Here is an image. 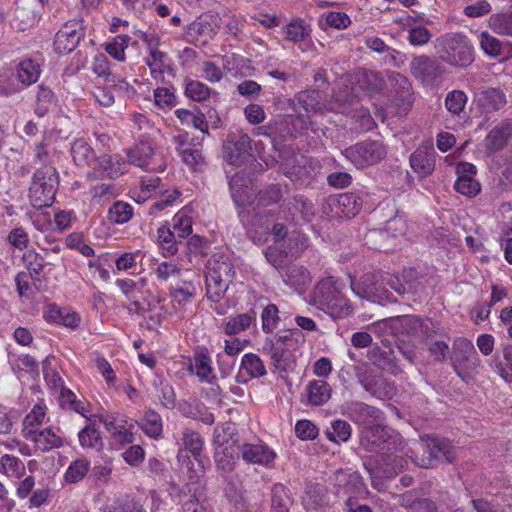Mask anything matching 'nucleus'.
<instances>
[{
    "label": "nucleus",
    "mask_w": 512,
    "mask_h": 512,
    "mask_svg": "<svg viewBox=\"0 0 512 512\" xmlns=\"http://www.w3.org/2000/svg\"><path fill=\"white\" fill-rule=\"evenodd\" d=\"M407 231V223L401 216H394L390 218L385 226L380 229H371L365 235L366 244L371 245L372 248L381 250L383 245L378 244L379 239H386L388 237H398L404 235Z\"/></svg>",
    "instance_id": "nucleus-17"
},
{
    "label": "nucleus",
    "mask_w": 512,
    "mask_h": 512,
    "mask_svg": "<svg viewBox=\"0 0 512 512\" xmlns=\"http://www.w3.org/2000/svg\"><path fill=\"white\" fill-rule=\"evenodd\" d=\"M344 414L354 423L366 425V427L381 423L383 420L382 411L376 407L358 401L347 403L344 406Z\"/></svg>",
    "instance_id": "nucleus-18"
},
{
    "label": "nucleus",
    "mask_w": 512,
    "mask_h": 512,
    "mask_svg": "<svg viewBox=\"0 0 512 512\" xmlns=\"http://www.w3.org/2000/svg\"><path fill=\"white\" fill-rule=\"evenodd\" d=\"M384 87L382 77L374 71L357 70L341 81V87L333 95V102L328 106L320 102L321 93L316 90L299 92L293 99L292 105L296 115H289L293 128H305L312 113L335 111L357 118L364 128H370L371 122L377 126L379 123L371 119L367 109L359 105L361 93L373 96Z\"/></svg>",
    "instance_id": "nucleus-1"
},
{
    "label": "nucleus",
    "mask_w": 512,
    "mask_h": 512,
    "mask_svg": "<svg viewBox=\"0 0 512 512\" xmlns=\"http://www.w3.org/2000/svg\"><path fill=\"white\" fill-rule=\"evenodd\" d=\"M26 471L24 463L16 456L4 454L0 458V473L8 478L20 479Z\"/></svg>",
    "instance_id": "nucleus-44"
},
{
    "label": "nucleus",
    "mask_w": 512,
    "mask_h": 512,
    "mask_svg": "<svg viewBox=\"0 0 512 512\" xmlns=\"http://www.w3.org/2000/svg\"><path fill=\"white\" fill-rule=\"evenodd\" d=\"M387 284L399 295L414 294L422 289L417 281V272L413 268L405 269L402 278L391 276Z\"/></svg>",
    "instance_id": "nucleus-27"
},
{
    "label": "nucleus",
    "mask_w": 512,
    "mask_h": 512,
    "mask_svg": "<svg viewBox=\"0 0 512 512\" xmlns=\"http://www.w3.org/2000/svg\"><path fill=\"white\" fill-rule=\"evenodd\" d=\"M176 236L177 235L167 224L161 225L157 229L158 243L164 257H172L177 254L178 246Z\"/></svg>",
    "instance_id": "nucleus-37"
},
{
    "label": "nucleus",
    "mask_w": 512,
    "mask_h": 512,
    "mask_svg": "<svg viewBox=\"0 0 512 512\" xmlns=\"http://www.w3.org/2000/svg\"><path fill=\"white\" fill-rule=\"evenodd\" d=\"M189 369L192 373H195L201 381L211 383L214 378L212 360L205 353H196Z\"/></svg>",
    "instance_id": "nucleus-41"
},
{
    "label": "nucleus",
    "mask_w": 512,
    "mask_h": 512,
    "mask_svg": "<svg viewBox=\"0 0 512 512\" xmlns=\"http://www.w3.org/2000/svg\"><path fill=\"white\" fill-rule=\"evenodd\" d=\"M239 442L236 428L233 423H225L214 430L213 443L218 447L231 446L237 448Z\"/></svg>",
    "instance_id": "nucleus-42"
},
{
    "label": "nucleus",
    "mask_w": 512,
    "mask_h": 512,
    "mask_svg": "<svg viewBox=\"0 0 512 512\" xmlns=\"http://www.w3.org/2000/svg\"><path fill=\"white\" fill-rule=\"evenodd\" d=\"M345 285L333 276L321 279L311 294V303L333 318H344L352 312L350 301L343 295Z\"/></svg>",
    "instance_id": "nucleus-2"
},
{
    "label": "nucleus",
    "mask_w": 512,
    "mask_h": 512,
    "mask_svg": "<svg viewBox=\"0 0 512 512\" xmlns=\"http://www.w3.org/2000/svg\"><path fill=\"white\" fill-rule=\"evenodd\" d=\"M241 458L238 447L233 448L231 446L215 448L214 459L216 467L223 473H230L235 469L237 460Z\"/></svg>",
    "instance_id": "nucleus-32"
},
{
    "label": "nucleus",
    "mask_w": 512,
    "mask_h": 512,
    "mask_svg": "<svg viewBox=\"0 0 512 512\" xmlns=\"http://www.w3.org/2000/svg\"><path fill=\"white\" fill-rule=\"evenodd\" d=\"M241 459L252 465L264 468H272L277 458V453L265 442L258 440L253 443H243L238 446Z\"/></svg>",
    "instance_id": "nucleus-13"
},
{
    "label": "nucleus",
    "mask_w": 512,
    "mask_h": 512,
    "mask_svg": "<svg viewBox=\"0 0 512 512\" xmlns=\"http://www.w3.org/2000/svg\"><path fill=\"white\" fill-rule=\"evenodd\" d=\"M235 276V269L232 262L223 254L213 255L209 261L206 272V295L215 303L211 308L219 315L225 313V307L218 305L229 284Z\"/></svg>",
    "instance_id": "nucleus-3"
},
{
    "label": "nucleus",
    "mask_w": 512,
    "mask_h": 512,
    "mask_svg": "<svg viewBox=\"0 0 512 512\" xmlns=\"http://www.w3.org/2000/svg\"><path fill=\"white\" fill-rule=\"evenodd\" d=\"M327 204L332 211V217L352 218L360 212L363 197L360 193L346 192L328 198Z\"/></svg>",
    "instance_id": "nucleus-14"
},
{
    "label": "nucleus",
    "mask_w": 512,
    "mask_h": 512,
    "mask_svg": "<svg viewBox=\"0 0 512 512\" xmlns=\"http://www.w3.org/2000/svg\"><path fill=\"white\" fill-rule=\"evenodd\" d=\"M256 325V312L251 310L223 320V331L226 335L233 336L247 331Z\"/></svg>",
    "instance_id": "nucleus-30"
},
{
    "label": "nucleus",
    "mask_w": 512,
    "mask_h": 512,
    "mask_svg": "<svg viewBox=\"0 0 512 512\" xmlns=\"http://www.w3.org/2000/svg\"><path fill=\"white\" fill-rule=\"evenodd\" d=\"M468 97L462 90L450 91L445 98L446 109L454 115H460L464 111Z\"/></svg>",
    "instance_id": "nucleus-55"
},
{
    "label": "nucleus",
    "mask_w": 512,
    "mask_h": 512,
    "mask_svg": "<svg viewBox=\"0 0 512 512\" xmlns=\"http://www.w3.org/2000/svg\"><path fill=\"white\" fill-rule=\"evenodd\" d=\"M454 189L466 196V197H475L479 194L481 190L480 183L474 178H463V177H457L455 183H454Z\"/></svg>",
    "instance_id": "nucleus-59"
},
{
    "label": "nucleus",
    "mask_w": 512,
    "mask_h": 512,
    "mask_svg": "<svg viewBox=\"0 0 512 512\" xmlns=\"http://www.w3.org/2000/svg\"><path fill=\"white\" fill-rule=\"evenodd\" d=\"M262 330L265 333H271L279 323V310L275 304H268L262 311Z\"/></svg>",
    "instance_id": "nucleus-60"
},
{
    "label": "nucleus",
    "mask_w": 512,
    "mask_h": 512,
    "mask_svg": "<svg viewBox=\"0 0 512 512\" xmlns=\"http://www.w3.org/2000/svg\"><path fill=\"white\" fill-rule=\"evenodd\" d=\"M343 155L357 168L373 166L387 155V148L378 140L363 141L346 148Z\"/></svg>",
    "instance_id": "nucleus-8"
},
{
    "label": "nucleus",
    "mask_w": 512,
    "mask_h": 512,
    "mask_svg": "<svg viewBox=\"0 0 512 512\" xmlns=\"http://www.w3.org/2000/svg\"><path fill=\"white\" fill-rule=\"evenodd\" d=\"M285 39L290 42L304 41L310 37V25L301 18L292 19L283 27Z\"/></svg>",
    "instance_id": "nucleus-36"
},
{
    "label": "nucleus",
    "mask_w": 512,
    "mask_h": 512,
    "mask_svg": "<svg viewBox=\"0 0 512 512\" xmlns=\"http://www.w3.org/2000/svg\"><path fill=\"white\" fill-rule=\"evenodd\" d=\"M407 33V39L409 43L413 46L425 45L430 41L432 37L430 31L422 25L409 26L407 29Z\"/></svg>",
    "instance_id": "nucleus-61"
},
{
    "label": "nucleus",
    "mask_w": 512,
    "mask_h": 512,
    "mask_svg": "<svg viewBox=\"0 0 512 512\" xmlns=\"http://www.w3.org/2000/svg\"><path fill=\"white\" fill-rule=\"evenodd\" d=\"M23 261L34 279H38L44 269V259L34 250H28L23 255Z\"/></svg>",
    "instance_id": "nucleus-58"
},
{
    "label": "nucleus",
    "mask_w": 512,
    "mask_h": 512,
    "mask_svg": "<svg viewBox=\"0 0 512 512\" xmlns=\"http://www.w3.org/2000/svg\"><path fill=\"white\" fill-rule=\"evenodd\" d=\"M130 37L120 34L105 44V51L115 60L123 62L126 59L125 51L129 46Z\"/></svg>",
    "instance_id": "nucleus-49"
},
{
    "label": "nucleus",
    "mask_w": 512,
    "mask_h": 512,
    "mask_svg": "<svg viewBox=\"0 0 512 512\" xmlns=\"http://www.w3.org/2000/svg\"><path fill=\"white\" fill-rule=\"evenodd\" d=\"M436 152L432 142L418 147L410 156V166L419 177H427L435 169Z\"/></svg>",
    "instance_id": "nucleus-20"
},
{
    "label": "nucleus",
    "mask_w": 512,
    "mask_h": 512,
    "mask_svg": "<svg viewBox=\"0 0 512 512\" xmlns=\"http://www.w3.org/2000/svg\"><path fill=\"white\" fill-rule=\"evenodd\" d=\"M82 448H97L101 445L100 432L94 425H87L78 433Z\"/></svg>",
    "instance_id": "nucleus-56"
},
{
    "label": "nucleus",
    "mask_w": 512,
    "mask_h": 512,
    "mask_svg": "<svg viewBox=\"0 0 512 512\" xmlns=\"http://www.w3.org/2000/svg\"><path fill=\"white\" fill-rule=\"evenodd\" d=\"M250 151L249 137L239 132L230 133L223 143V158L232 166L239 167L250 161L252 158Z\"/></svg>",
    "instance_id": "nucleus-12"
},
{
    "label": "nucleus",
    "mask_w": 512,
    "mask_h": 512,
    "mask_svg": "<svg viewBox=\"0 0 512 512\" xmlns=\"http://www.w3.org/2000/svg\"><path fill=\"white\" fill-rule=\"evenodd\" d=\"M364 389L378 399H391L396 393L394 384L383 377L366 379Z\"/></svg>",
    "instance_id": "nucleus-33"
},
{
    "label": "nucleus",
    "mask_w": 512,
    "mask_h": 512,
    "mask_svg": "<svg viewBox=\"0 0 512 512\" xmlns=\"http://www.w3.org/2000/svg\"><path fill=\"white\" fill-rule=\"evenodd\" d=\"M168 294L173 309L178 312L192 303L197 294V287L192 280L181 278L170 286Z\"/></svg>",
    "instance_id": "nucleus-21"
},
{
    "label": "nucleus",
    "mask_w": 512,
    "mask_h": 512,
    "mask_svg": "<svg viewBox=\"0 0 512 512\" xmlns=\"http://www.w3.org/2000/svg\"><path fill=\"white\" fill-rule=\"evenodd\" d=\"M495 369L497 373L509 383H512V346H506L503 349V359H495Z\"/></svg>",
    "instance_id": "nucleus-57"
},
{
    "label": "nucleus",
    "mask_w": 512,
    "mask_h": 512,
    "mask_svg": "<svg viewBox=\"0 0 512 512\" xmlns=\"http://www.w3.org/2000/svg\"><path fill=\"white\" fill-rule=\"evenodd\" d=\"M451 361L455 373L465 383H470L474 379L481 363L473 343L464 337L454 341Z\"/></svg>",
    "instance_id": "nucleus-6"
},
{
    "label": "nucleus",
    "mask_w": 512,
    "mask_h": 512,
    "mask_svg": "<svg viewBox=\"0 0 512 512\" xmlns=\"http://www.w3.org/2000/svg\"><path fill=\"white\" fill-rule=\"evenodd\" d=\"M183 269L173 261H162L153 269L158 282L163 283L169 280H179L182 278Z\"/></svg>",
    "instance_id": "nucleus-45"
},
{
    "label": "nucleus",
    "mask_w": 512,
    "mask_h": 512,
    "mask_svg": "<svg viewBox=\"0 0 512 512\" xmlns=\"http://www.w3.org/2000/svg\"><path fill=\"white\" fill-rule=\"evenodd\" d=\"M229 188L233 202L238 207H244L251 204L255 198V192L249 186L242 174L235 173L229 180Z\"/></svg>",
    "instance_id": "nucleus-25"
},
{
    "label": "nucleus",
    "mask_w": 512,
    "mask_h": 512,
    "mask_svg": "<svg viewBox=\"0 0 512 512\" xmlns=\"http://www.w3.org/2000/svg\"><path fill=\"white\" fill-rule=\"evenodd\" d=\"M189 210L183 208L179 210L173 217V232L178 238L185 239L192 233V218Z\"/></svg>",
    "instance_id": "nucleus-50"
},
{
    "label": "nucleus",
    "mask_w": 512,
    "mask_h": 512,
    "mask_svg": "<svg viewBox=\"0 0 512 512\" xmlns=\"http://www.w3.org/2000/svg\"><path fill=\"white\" fill-rule=\"evenodd\" d=\"M90 462L85 459H76L68 466L64 478L68 483H77L81 481L89 471Z\"/></svg>",
    "instance_id": "nucleus-54"
},
{
    "label": "nucleus",
    "mask_w": 512,
    "mask_h": 512,
    "mask_svg": "<svg viewBox=\"0 0 512 512\" xmlns=\"http://www.w3.org/2000/svg\"><path fill=\"white\" fill-rule=\"evenodd\" d=\"M352 433L350 424L344 420L337 419L331 422V425L326 430V436L329 441L334 443L347 442Z\"/></svg>",
    "instance_id": "nucleus-48"
},
{
    "label": "nucleus",
    "mask_w": 512,
    "mask_h": 512,
    "mask_svg": "<svg viewBox=\"0 0 512 512\" xmlns=\"http://www.w3.org/2000/svg\"><path fill=\"white\" fill-rule=\"evenodd\" d=\"M98 168L103 176L116 179L128 172L129 163L118 154L103 155L96 159Z\"/></svg>",
    "instance_id": "nucleus-28"
},
{
    "label": "nucleus",
    "mask_w": 512,
    "mask_h": 512,
    "mask_svg": "<svg viewBox=\"0 0 512 512\" xmlns=\"http://www.w3.org/2000/svg\"><path fill=\"white\" fill-rule=\"evenodd\" d=\"M279 274L284 284L298 293L304 292L311 282L310 272L300 264L289 263Z\"/></svg>",
    "instance_id": "nucleus-22"
},
{
    "label": "nucleus",
    "mask_w": 512,
    "mask_h": 512,
    "mask_svg": "<svg viewBox=\"0 0 512 512\" xmlns=\"http://www.w3.org/2000/svg\"><path fill=\"white\" fill-rule=\"evenodd\" d=\"M332 387L323 379H313L305 387L304 397L311 406H323L331 398Z\"/></svg>",
    "instance_id": "nucleus-24"
},
{
    "label": "nucleus",
    "mask_w": 512,
    "mask_h": 512,
    "mask_svg": "<svg viewBox=\"0 0 512 512\" xmlns=\"http://www.w3.org/2000/svg\"><path fill=\"white\" fill-rule=\"evenodd\" d=\"M296 436L304 441L314 440L319 434L317 426L309 420L302 419L298 420L295 424Z\"/></svg>",
    "instance_id": "nucleus-64"
},
{
    "label": "nucleus",
    "mask_w": 512,
    "mask_h": 512,
    "mask_svg": "<svg viewBox=\"0 0 512 512\" xmlns=\"http://www.w3.org/2000/svg\"><path fill=\"white\" fill-rule=\"evenodd\" d=\"M145 61L150 69L151 76L155 80L161 79L163 77V72L167 67L166 55L157 48L150 47Z\"/></svg>",
    "instance_id": "nucleus-47"
},
{
    "label": "nucleus",
    "mask_w": 512,
    "mask_h": 512,
    "mask_svg": "<svg viewBox=\"0 0 512 512\" xmlns=\"http://www.w3.org/2000/svg\"><path fill=\"white\" fill-rule=\"evenodd\" d=\"M182 442L185 449L193 455L194 459L199 464H202L201 451L204 446V440L200 433L192 428L185 427L182 430Z\"/></svg>",
    "instance_id": "nucleus-38"
},
{
    "label": "nucleus",
    "mask_w": 512,
    "mask_h": 512,
    "mask_svg": "<svg viewBox=\"0 0 512 512\" xmlns=\"http://www.w3.org/2000/svg\"><path fill=\"white\" fill-rule=\"evenodd\" d=\"M480 106L486 111H495L506 103L505 94L496 88H489L478 95Z\"/></svg>",
    "instance_id": "nucleus-43"
},
{
    "label": "nucleus",
    "mask_w": 512,
    "mask_h": 512,
    "mask_svg": "<svg viewBox=\"0 0 512 512\" xmlns=\"http://www.w3.org/2000/svg\"><path fill=\"white\" fill-rule=\"evenodd\" d=\"M182 161L193 171H200L205 166V158L199 149L179 152Z\"/></svg>",
    "instance_id": "nucleus-63"
},
{
    "label": "nucleus",
    "mask_w": 512,
    "mask_h": 512,
    "mask_svg": "<svg viewBox=\"0 0 512 512\" xmlns=\"http://www.w3.org/2000/svg\"><path fill=\"white\" fill-rule=\"evenodd\" d=\"M58 188V173L52 166H45L38 169L32 179L29 188V199L31 205L36 209L49 207L55 200Z\"/></svg>",
    "instance_id": "nucleus-5"
},
{
    "label": "nucleus",
    "mask_w": 512,
    "mask_h": 512,
    "mask_svg": "<svg viewBox=\"0 0 512 512\" xmlns=\"http://www.w3.org/2000/svg\"><path fill=\"white\" fill-rule=\"evenodd\" d=\"M267 374L263 360L254 353H246L242 356L240 370L236 375L238 383H247L249 379L261 378Z\"/></svg>",
    "instance_id": "nucleus-23"
},
{
    "label": "nucleus",
    "mask_w": 512,
    "mask_h": 512,
    "mask_svg": "<svg viewBox=\"0 0 512 512\" xmlns=\"http://www.w3.org/2000/svg\"><path fill=\"white\" fill-rule=\"evenodd\" d=\"M419 446L423 452L422 457L414 458L410 455L411 459L419 467L430 468L433 467L437 461L451 462L453 459L451 445L447 440L431 437L422 438Z\"/></svg>",
    "instance_id": "nucleus-10"
},
{
    "label": "nucleus",
    "mask_w": 512,
    "mask_h": 512,
    "mask_svg": "<svg viewBox=\"0 0 512 512\" xmlns=\"http://www.w3.org/2000/svg\"><path fill=\"white\" fill-rule=\"evenodd\" d=\"M211 89L199 80L185 81V95L196 102H203L209 99Z\"/></svg>",
    "instance_id": "nucleus-53"
},
{
    "label": "nucleus",
    "mask_w": 512,
    "mask_h": 512,
    "mask_svg": "<svg viewBox=\"0 0 512 512\" xmlns=\"http://www.w3.org/2000/svg\"><path fill=\"white\" fill-rule=\"evenodd\" d=\"M208 132L209 130H185L183 133L175 136L174 139L177 144L178 152L199 149Z\"/></svg>",
    "instance_id": "nucleus-35"
},
{
    "label": "nucleus",
    "mask_w": 512,
    "mask_h": 512,
    "mask_svg": "<svg viewBox=\"0 0 512 512\" xmlns=\"http://www.w3.org/2000/svg\"><path fill=\"white\" fill-rule=\"evenodd\" d=\"M410 69L416 78L424 81L433 74L435 63L428 56L421 55L411 61Z\"/></svg>",
    "instance_id": "nucleus-51"
},
{
    "label": "nucleus",
    "mask_w": 512,
    "mask_h": 512,
    "mask_svg": "<svg viewBox=\"0 0 512 512\" xmlns=\"http://www.w3.org/2000/svg\"><path fill=\"white\" fill-rule=\"evenodd\" d=\"M440 58L454 66L465 67L473 62V46L461 33H449L436 39Z\"/></svg>",
    "instance_id": "nucleus-4"
},
{
    "label": "nucleus",
    "mask_w": 512,
    "mask_h": 512,
    "mask_svg": "<svg viewBox=\"0 0 512 512\" xmlns=\"http://www.w3.org/2000/svg\"><path fill=\"white\" fill-rule=\"evenodd\" d=\"M389 80L396 90V100L399 103H397V107L389 105L386 110L382 108L376 110L375 117L380 120L381 124H385V113H405L412 103V87L409 80L398 72H392Z\"/></svg>",
    "instance_id": "nucleus-11"
},
{
    "label": "nucleus",
    "mask_w": 512,
    "mask_h": 512,
    "mask_svg": "<svg viewBox=\"0 0 512 512\" xmlns=\"http://www.w3.org/2000/svg\"><path fill=\"white\" fill-rule=\"evenodd\" d=\"M26 440L34 443L35 452H49L64 447L67 442L63 431L59 427H46L35 433H29Z\"/></svg>",
    "instance_id": "nucleus-15"
},
{
    "label": "nucleus",
    "mask_w": 512,
    "mask_h": 512,
    "mask_svg": "<svg viewBox=\"0 0 512 512\" xmlns=\"http://www.w3.org/2000/svg\"><path fill=\"white\" fill-rule=\"evenodd\" d=\"M154 155V146L150 140H140L127 151L128 163L147 169Z\"/></svg>",
    "instance_id": "nucleus-31"
},
{
    "label": "nucleus",
    "mask_w": 512,
    "mask_h": 512,
    "mask_svg": "<svg viewBox=\"0 0 512 512\" xmlns=\"http://www.w3.org/2000/svg\"><path fill=\"white\" fill-rule=\"evenodd\" d=\"M132 216L133 207L123 201H116L108 210V218L114 224H125Z\"/></svg>",
    "instance_id": "nucleus-52"
},
{
    "label": "nucleus",
    "mask_w": 512,
    "mask_h": 512,
    "mask_svg": "<svg viewBox=\"0 0 512 512\" xmlns=\"http://www.w3.org/2000/svg\"><path fill=\"white\" fill-rule=\"evenodd\" d=\"M407 465V460L402 456L387 454L381 455L374 461L365 464L369 472L372 486L378 490L384 488V480L391 479L401 472Z\"/></svg>",
    "instance_id": "nucleus-9"
},
{
    "label": "nucleus",
    "mask_w": 512,
    "mask_h": 512,
    "mask_svg": "<svg viewBox=\"0 0 512 512\" xmlns=\"http://www.w3.org/2000/svg\"><path fill=\"white\" fill-rule=\"evenodd\" d=\"M46 418V406L41 402L33 406L22 422V435L26 439L29 433H35L40 429Z\"/></svg>",
    "instance_id": "nucleus-34"
},
{
    "label": "nucleus",
    "mask_w": 512,
    "mask_h": 512,
    "mask_svg": "<svg viewBox=\"0 0 512 512\" xmlns=\"http://www.w3.org/2000/svg\"><path fill=\"white\" fill-rule=\"evenodd\" d=\"M221 18L217 13H209L199 17L188 26V35L200 44H206L218 33Z\"/></svg>",
    "instance_id": "nucleus-16"
},
{
    "label": "nucleus",
    "mask_w": 512,
    "mask_h": 512,
    "mask_svg": "<svg viewBox=\"0 0 512 512\" xmlns=\"http://www.w3.org/2000/svg\"><path fill=\"white\" fill-rule=\"evenodd\" d=\"M478 39L480 43V47L483 52L489 56L496 57L501 52V43L499 40L488 32H480L478 34Z\"/></svg>",
    "instance_id": "nucleus-62"
},
{
    "label": "nucleus",
    "mask_w": 512,
    "mask_h": 512,
    "mask_svg": "<svg viewBox=\"0 0 512 512\" xmlns=\"http://www.w3.org/2000/svg\"><path fill=\"white\" fill-rule=\"evenodd\" d=\"M140 427L150 438H158L163 431L162 418L154 410H147L140 422Z\"/></svg>",
    "instance_id": "nucleus-46"
},
{
    "label": "nucleus",
    "mask_w": 512,
    "mask_h": 512,
    "mask_svg": "<svg viewBox=\"0 0 512 512\" xmlns=\"http://www.w3.org/2000/svg\"><path fill=\"white\" fill-rule=\"evenodd\" d=\"M83 37L81 24L78 21L67 22L56 34L54 48L59 54L73 51Z\"/></svg>",
    "instance_id": "nucleus-19"
},
{
    "label": "nucleus",
    "mask_w": 512,
    "mask_h": 512,
    "mask_svg": "<svg viewBox=\"0 0 512 512\" xmlns=\"http://www.w3.org/2000/svg\"><path fill=\"white\" fill-rule=\"evenodd\" d=\"M59 403L62 408L72 410L83 417H87L90 413L88 403L79 399L73 391L67 388L61 390Z\"/></svg>",
    "instance_id": "nucleus-40"
},
{
    "label": "nucleus",
    "mask_w": 512,
    "mask_h": 512,
    "mask_svg": "<svg viewBox=\"0 0 512 512\" xmlns=\"http://www.w3.org/2000/svg\"><path fill=\"white\" fill-rule=\"evenodd\" d=\"M360 443L364 449L370 452L390 451L397 449L401 444V436L393 429L377 423L364 427L361 432Z\"/></svg>",
    "instance_id": "nucleus-7"
},
{
    "label": "nucleus",
    "mask_w": 512,
    "mask_h": 512,
    "mask_svg": "<svg viewBox=\"0 0 512 512\" xmlns=\"http://www.w3.org/2000/svg\"><path fill=\"white\" fill-rule=\"evenodd\" d=\"M291 219L298 222H310L315 216V206L303 195H295L286 205Z\"/></svg>",
    "instance_id": "nucleus-26"
},
{
    "label": "nucleus",
    "mask_w": 512,
    "mask_h": 512,
    "mask_svg": "<svg viewBox=\"0 0 512 512\" xmlns=\"http://www.w3.org/2000/svg\"><path fill=\"white\" fill-rule=\"evenodd\" d=\"M195 477H198V474ZM189 478L190 483L185 485L180 495L181 512H207L206 508L200 503L199 487L194 483V476L190 475Z\"/></svg>",
    "instance_id": "nucleus-29"
},
{
    "label": "nucleus",
    "mask_w": 512,
    "mask_h": 512,
    "mask_svg": "<svg viewBox=\"0 0 512 512\" xmlns=\"http://www.w3.org/2000/svg\"><path fill=\"white\" fill-rule=\"evenodd\" d=\"M41 74L40 64L32 59L21 61L17 68V78L23 87L35 83Z\"/></svg>",
    "instance_id": "nucleus-39"
}]
</instances>
